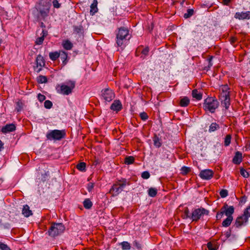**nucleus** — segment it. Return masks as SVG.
<instances>
[{"mask_svg":"<svg viewBox=\"0 0 250 250\" xmlns=\"http://www.w3.org/2000/svg\"><path fill=\"white\" fill-rule=\"evenodd\" d=\"M51 6L50 0H41L32 10L34 19L37 21H45L49 15Z\"/></svg>","mask_w":250,"mask_h":250,"instance_id":"obj_1","label":"nucleus"},{"mask_svg":"<svg viewBox=\"0 0 250 250\" xmlns=\"http://www.w3.org/2000/svg\"><path fill=\"white\" fill-rule=\"evenodd\" d=\"M219 105V103L216 98L208 97L204 100L203 107L206 111H209L211 113H213L218 107Z\"/></svg>","mask_w":250,"mask_h":250,"instance_id":"obj_2","label":"nucleus"},{"mask_svg":"<svg viewBox=\"0 0 250 250\" xmlns=\"http://www.w3.org/2000/svg\"><path fill=\"white\" fill-rule=\"evenodd\" d=\"M75 82L74 81H67L58 86V91L61 94L68 95L71 94L75 86Z\"/></svg>","mask_w":250,"mask_h":250,"instance_id":"obj_3","label":"nucleus"},{"mask_svg":"<svg viewBox=\"0 0 250 250\" xmlns=\"http://www.w3.org/2000/svg\"><path fill=\"white\" fill-rule=\"evenodd\" d=\"M64 226L62 223H54L48 230V234L51 237H55L63 232Z\"/></svg>","mask_w":250,"mask_h":250,"instance_id":"obj_4","label":"nucleus"},{"mask_svg":"<svg viewBox=\"0 0 250 250\" xmlns=\"http://www.w3.org/2000/svg\"><path fill=\"white\" fill-rule=\"evenodd\" d=\"M209 211L201 208L193 209L191 213L190 219L192 222H197L204 215H208Z\"/></svg>","mask_w":250,"mask_h":250,"instance_id":"obj_5","label":"nucleus"},{"mask_svg":"<svg viewBox=\"0 0 250 250\" xmlns=\"http://www.w3.org/2000/svg\"><path fill=\"white\" fill-rule=\"evenodd\" d=\"M65 135L64 131L55 129L48 131L46 136L48 140L56 141L64 138Z\"/></svg>","mask_w":250,"mask_h":250,"instance_id":"obj_6","label":"nucleus"},{"mask_svg":"<svg viewBox=\"0 0 250 250\" xmlns=\"http://www.w3.org/2000/svg\"><path fill=\"white\" fill-rule=\"evenodd\" d=\"M116 43L118 46L120 47L123 51L124 49V42L125 39V30L124 27L119 28L116 36Z\"/></svg>","mask_w":250,"mask_h":250,"instance_id":"obj_7","label":"nucleus"},{"mask_svg":"<svg viewBox=\"0 0 250 250\" xmlns=\"http://www.w3.org/2000/svg\"><path fill=\"white\" fill-rule=\"evenodd\" d=\"M221 104L226 109L229 108L230 105V94L229 93H221L220 95Z\"/></svg>","mask_w":250,"mask_h":250,"instance_id":"obj_8","label":"nucleus"},{"mask_svg":"<svg viewBox=\"0 0 250 250\" xmlns=\"http://www.w3.org/2000/svg\"><path fill=\"white\" fill-rule=\"evenodd\" d=\"M248 218L244 215V214L237 217L235 220L234 226L236 228H239L243 225H245L248 221Z\"/></svg>","mask_w":250,"mask_h":250,"instance_id":"obj_9","label":"nucleus"},{"mask_svg":"<svg viewBox=\"0 0 250 250\" xmlns=\"http://www.w3.org/2000/svg\"><path fill=\"white\" fill-rule=\"evenodd\" d=\"M213 174L214 173L212 170L207 169L201 170L199 176L202 179L208 180L212 178Z\"/></svg>","mask_w":250,"mask_h":250,"instance_id":"obj_10","label":"nucleus"},{"mask_svg":"<svg viewBox=\"0 0 250 250\" xmlns=\"http://www.w3.org/2000/svg\"><path fill=\"white\" fill-rule=\"evenodd\" d=\"M103 97L105 101L109 102L114 98L115 94L112 90L106 89L103 92Z\"/></svg>","mask_w":250,"mask_h":250,"instance_id":"obj_11","label":"nucleus"},{"mask_svg":"<svg viewBox=\"0 0 250 250\" xmlns=\"http://www.w3.org/2000/svg\"><path fill=\"white\" fill-rule=\"evenodd\" d=\"M124 188V184H119L114 185L110 190V192L113 194V195H117L119 193L123 190Z\"/></svg>","mask_w":250,"mask_h":250,"instance_id":"obj_12","label":"nucleus"},{"mask_svg":"<svg viewBox=\"0 0 250 250\" xmlns=\"http://www.w3.org/2000/svg\"><path fill=\"white\" fill-rule=\"evenodd\" d=\"M221 210L223 211L224 214L227 217L232 216V214L234 212V208L233 206H228L226 203H225L221 208Z\"/></svg>","mask_w":250,"mask_h":250,"instance_id":"obj_13","label":"nucleus"},{"mask_svg":"<svg viewBox=\"0 0 250 250\" xmlns=\"http://www.w3.org/2000/svg\"><path fill=\"white\" fill-rule=\"evenodd\" d=\"M36 64L37 66L35 67L34 69L37 72H39L42 67L45 64L44 59L41 55H38L36 58Z\"/></svg>","mask_w":250,"mask_h":250,"instance_id":"obj_14","label":"nucleus"},{"mask_svg":"<svg viewBox=\"0 0 250 250\" xmlns=\"http://www.w3.org/2000/svg\"><path fill=\"white\" fill-rule=\"evenodd\" d=\"M234 17L239 20L250 19V11L236 12Z\"/></svg>","mask_w":250,"mask_h":250,"instance_id":"obj_15","label":"nucleus"},{"mask_svg":"<svg viewBox=\"0 0 250 250\" xmlns=\"http://www.w3.org/2000/svg\"><path fill=\"white\" fill-rule=\"evenodd\" d=\"M242 153L240 151H236L232 159V162L236 165L240 164L242 161Z\"/></svg>","mask_w":250,"mask_h":250,"instance_id":"obj_16","label":"nucleus"},{"mask_svg":"<svg viewBox=\"0 0 250 250\" xmlns=\"http://www.w3.org/2000/svg\"><path fill=\"white\" fill-rule=\"evenodd\" d=\"M16 126L14 124H11L6 125L2 127L1 131L3 133H7L13 131L15 130Z\"/></svg>","mask_w":250,"mask_h":250,"instance_id":"obj_17","label":"nucleus"},{"mask_svg":"<svg viewBox=\"0 0 250 250\" xmlns=\"http://www.w3.org/2000/svg\"><path fill=\"white\" fill-rule=\"evenodd\" d=\"M122 108V104L118 100L115 101L111 105L110 108L115 111H119Z\"/></svg>","mask_w":250,"mask_h":250,"instance_id":"obj_18","label":"nucleus"},{"mask_svg":"<svg viewBox=\"0 0 250 250\" xmlns=\"http://www.w3.org/2000/svg\"><path fill=\"white\" fill-rule=\"evenodd\" d=\"M149 51V49L148 46H146L144 48L141 47H139L137 49V51L140 52L142 54V56L141 57L143 58H144L146 56L148 55Z\"/></svg>","mask_w":250,"mask_h":250,"instance_id":"obj_19","label":"nucleus"},{"mask_svg":"<svg viewBox=\"0 0 250 250\" xmlns=\"http://www.w3.org/2000/svg\"><path fill=\"white\" fill-rule=\"evenodd\" d=\"M22 214L26 217H28L32 214V211L27 205L23 206L22 210Z\"/></svg>","mask_w":250,"mask_h":250,"instance_id":"obj_20","label":"nucleus"},{"mask_svg":"<svg viewBox=\"0 0 250 250\" xmlns=\"http://www.w3.org/2000/svg\"><path fill=\"white\" fill-rule=\"evenodd\" d=\"M98 2L97 0H93V3L90 5V14L93 15L98 11L97 8Z\"/></svg>","mask_w":250,"mask_h":250,"instance_id":"obj_21","label":"nucleus"},{"mask_svg":"<svg viewBox=\"0 0 250 250\" xmlns=\"http://www.w3.org/2000/svg\"><path fill=\"white\" fill-rule=\"evenodd\" d=\"M189 102L190 100L188 97H184L180 100L179 104L181 106L186 107L189 104Z\"/></svg>","mask_w":250,"mask_h":250,"instance_id":"obj_22","label":"nucleus"},{"mask_svg":"<svg viewBox=\"0 0 250 250\" xmlns=\"http://www.w3.org/2000/svg\"><path fill=\"white\" fill-rule=\"evenodd\" d=\"M233 219V216L227 217L222 222V225L224 227H228L231 224Z\"/></svg>","mask_w":250,"mask_h":250,"instance_id":"obj_23","label":"nucleus"},{"mask_svg":"<svg viewBox=\"0 0 250 250\" xmlns=\"http://www.w3.org/2000/svg\"><path fill=\"white\" fill-rule=\"evenodd\" d=\"M192 97L197 100H200L202 98V94L199 92L197 89H194L192 91Z\"/></svg>","mask_w":250,"mask_h":250,"instance_id":"obj_24","label":"nucleus"},{"mask_svg":"<svg viewBox=\"0 0 250 250\" xmlns=\"http://www.w3.org/2000/svg\"><path fill=\"white\" fill-rule=\"evenodd\" d=\"M154 145L157 147H160L162 145L161 139L156 135H155L153 138Z\"/></svg>","mask_w":250,"mask_h":250,"instance_id":"obj_25","label":"nucleus"},{"mask_svg":"<svg viewBox=\"0 0 250 250\" xmlns=\"http://www.w3.org/2000/svg\"><path fill=\"white\" fill-rule=\"evenodd\" d=\"M42 36H41L40 37H39L36 40V43L37 44L40 45L42 43V42L44 40V37L47 35V32L44 31V30H42Z\"/></svg>","mask_w":250,"mask_h":250,"instance_id":"obj_26","label":"nucleus"},{"mask_svg":"<svg viewBox=\"0 0 250 250\" xmlns=\"http://www.w3.org/2000/svg\"><path fill=\"white\" fill-rule=\"evenodd\" d=\"M157 189L154 188H150L148 190V194L150 197H154L157 194Z\"/></svg>","mask_w":250,"mask_h":250,"instance_id":"obj_27","label":"nucleus"},{"mask_svg":"<svg viewBox=\"0 0 250 250\" xmlns=\"http://www.w3.org/2000/svg\"><path fill=\"white\" fill-rule=\"evenodd\" d=\"M84 207L86 209H90L92 206V203L89 199H86L83 202Z\"/></svg>","mask_w":250,"mask_h":250,"instance_id":"obj_28","label":"nucleus"},{"mask_svg":"<svg viewBox=\"0 0 250 250\" xmlns=\"http://www.w3.org/2000/svg\"><path fill=\"white\" fill-rule=\"evenodd\" d=\"M219 128V125L216 123H212L209 126L208 131L209 132H214Z\"/></svg>","mask_w":250,"mask_h":250,"instance_id":"obj_29","label":"nucleus"},{"mask_svg":"<svg viewBox=\"0 0 250 250\" xmlns=\"http://www.w3.org/2000/svg\"><path fill=\"white\" fill-rule=\"evenodd\" d=\"M59 57L61 58L63 63L65 64L66 63V61L67 58V54L65 52L62 51L59 53Z\"/></svg>","mask_w":250,"mask_h":250,"instance_id":"obj_30","label":"nucleus"},{"mask_svg":"<svg viewBox=\"0 0 250 250\" xmlns=\"http://www.w3.org/2000/svg\"><path fill=\"white\" fill-rule=\"evenodd\" d=\"M194 13V11L193 9H188L187 10V12L184 14V18L185 19H188L193 15Z\"/></svg>","mask_w":250,"mask_h":250,"instance_id":"obj_31","label":"nucleus"},{"mask_svg":"<svg viewBox=\"0 0 250 250\" xmlns=\"http://www.w3.org/2000/svg\"><path fill=\"white\" fill-rule=\"evenodd\" d=\"M191 213H190L188 208H186L184 210V214L182 215L183 219H190Z\"/></svg>","mask_w":250,"mask_h":250,"instance_id":"obj_32","label":"nucleus"},{"mask_svg":"<svg viewBox=\"0 0 250 250\" xmlns=\"http://www.w3.org/2000/svg\"><path fill=\"white\" fill-rule=\"evenodd\" d=\"M37 81L39 83H43L47 82V79L44 76L40 75L37 78Z\"/></svg>","mask_w":250,"mask_h":250,"instance_id":"obj_33","label":"nucleus"},{"mask_svg":"<svg viewBox=\"0 0 250 250\" xmlns=\"http://www.w3.org/2000/svg\"><path fill=\"white\" fill-rule=\"evenodd\" d=\"M86 164L84 162H81L79 163L77 165V168L78 169L81 171H84L85 170Z\"/></svg>","mask_w":250,"mask_h":250,"instance_id":"obj_34","label":"nucleus"},{"mask_svg":"<svg viewBox=\"0 0 250 250\" xmlns=\"http://www.w3.org/2000/svg\"><path fill=\"white\" fill-rule=\"evenodd\" d=\"M63 47L66 50H70L72 47V44L68 41H66L63 43Z\"/></svg>","mask_w":250,"mask_h":250,"instance_id":"obj_35","label":"nucleus"},{"mask_svg":"<svg viewBox=\"0 0 250 250\" xmlns=\"http://www.w3.org/2000/svg\"><path fill=\"white\" fill-rule=\"evenodd\" d=\"M49 57L51 60L55 61L59 57V53L57 52L50 53Z\"/></svg>","mask_w":250,"mask_h":250,"instance_id":"obj_36","label":"nucleus"},{"mask_svg":"<svg viewBox=\"0 0 250 250\" xmlns=\"http://www.w3.org/2000/svg\"><path fill=\"white\" fill-rule=\"evenodd\" d=\"M231 136L230 134L227 135L225 138L224 141V145L226 146H229L231 142Z\"/></svg>","mask_w":250,"mask_h":250,"instance_id":"obj_37","label":"nucleus"},{"mask_svg":"<svg viewBox=\"0 0 250 250\" xmlns=\"http://www.w3.org/2000/svg\"><path fill=\"white\" fill-rule=\"evenodd\" d=\"M190 168L187 167H183L181 168V173L183 175H186L190 171Z\"/></svg>","mask_w":250,"mask_h":250,"instance_id":"obj_38","label":"nucleus"},{"mask_svg":"<svg viewBox=\"0 0 250 250\" xmlns=\"http://www.w3.org/2000/svg\"><path fill=\"white\" fill-rule=\"evenodd\" d=\"M134 162V158L133 156H126V164H132Z\"/></svg>","mask_w":250,"mask_h":250,"instance_id":"obj_39","label":"nucleus"},{"mask_svg":"<svg viewBox=\"0 0 250 250\" xmlns=\"http://www.w3.org/2000/svg\"><path fill=\"white\" fill-rule=\"evenodd\" d=\"M240 174L244 178H248L249 176V173L243 167L240 168Z\"/></svg>","mask_w":250,"mask_h":250,"instance_id":"obj_40","label":"nucleus"},{"mask_svg":"<svg viewBox=\"0 0 250 250\" xmlns=\"http://www.w3.org/2000/svg\"><path fill=\"white\" fill-rule=\"evenodd\" d=\"M140 117L141 119L144 121H146L148 118V116L147 115V113L145 112L140 113Z\"/></svg>","mask_w":250,"mask_h":250,"instance_id":"obj_41","label":"nucleus"},{"mask_svg":"<svg viewBox=\"0 0 250 250\" xmlns=\"http://www.w3.org/2000/svg\"><path fill=\"white\" fill-rule=\"evenodd\" d=\"M219 194L222 198H225L228 195V191L227 189H222Z\"/></svg>","mask_w":250,"mask_h":250,"instance_id":"obj_42","label":"nucleus"},{"mask_svg":"<svg viewBox=\"0 0 250 250\" xmlns=\"http://www.w3.org/2000/svg\"><path fill=\"white\" fill-rule=\"evenodd\" d=\"M44 105L46 108L50 109L52 106V103L49 100H46L44 102Z\"/></svg>","mask_w":250,"mask_h":250,"instance_id":"obj_43","label":"nucleus"},{"mask_svg":"<svg viewBox=\"0 0 250 250\" xmlns=\"http://www.w3.org/2000/svg\"><path fill=\"white\" fill-rule=\"evenodd\" d=\"M141 177L144 179H147L150 177V174L148 171H145L142 172Z\"/></svg>","mask_w":250,"mask_h":250,"instance_id":"obj_44","label":"nucleus"},{"mask_svg":"<svg viewBox=\"0 0 250 250\" xmlns=\"http://www.w3.org/2000/svg\"><path fill=\"white\" fill-rule=\"evenodd\" d=\"M22 107V104L21 101H19L18 102H17L16 109L17 110L18 112H19L21 110Z\"/></svg>","mask_w":250,"mask_h":250,"instance_id":"obj_45","label":"nucleus"},{"mask_svg":"<svg viewBox=\"0 0 250 250\" xmlns=\"http://www.w3.org/2000/svg\"><path fill=\"white\" fill-rule=\"evenodd\" d=\"M224 214V213L223 211L221 209L220 211L218 212L216 214V219L217 220H220L222 218Z\"/></svg>","mask_w":250,"mask_h":250,"instance_id":"obj_46","label":"nucleus"},{"mask_svg":"<svg viewBox=\"0 0 250 250\" xmlns=\"http://www.w3.org/2000/svg\"><path fill=\"white\" fill-rule=\"evenodd\" d=\"M0 249L1 250H11L7 245L2 243H0Z\"/></svg>","mask_w":250,"mask_h":250,"instance_id":"obj_47","label":"nucleus"},{"mask_svg":"<svg viewBox=\"0 0 250 250\" xmlns=\"http://www.w3.org/2000/svg\"><path fill=\"white\" fill-rule=\"evenodd\" d=\"M244 215H246L248 218L250 217V206L247 208L244 211Z\"/></svg>","mask_w":250,"mask_h":250,"instance_id":"obj_48","label":"nucleus"},{"mask_svg":"<svg viewBox=\"0 0 250 250\" xmlns=\"http://www.w3.org/2000/svg\"><path fill=\"white\" fill-rule=\"evenodd\" d=\"M52 3L54 8H59L61 6V4L59 3L57 0H54Z\"/></svg>","mask_w":250,"mask_h":250,"instance_id":"obj_49","label":"nucleus"},{"mask_svg":"<svg viewBox=\"0 0 250 250\" xmlns=\"http://www.w3.org/2000/svg\"><path fill=\"white\" fill-rule=\"evenodd\" d=\"M207 247L209 250H217V249L213 247V244L211 242H208L207 244Z\"/></svg>","mask_w":250,"mask_h":250,"instance_id":"obj_50","label":"nucleus"},{"mask_svg":"<svg viewBox=\"0 0 250 250\" xmlns=\"http://www.w3.org/2000/svg\"><path fill=\"white\" fill-rule=\"evenodd\" d=\"M38 100L40 101V102H42L44 100H45V96H44L43 95H42L41 94H39L38 95Z\"/></svg>","mask_w":250,"mask_h":250,"instance_id":"obj_51","label":"nucleus"},{"mask_svg":"<svg viewBox=\"0 0 250 250\" xmlns=\"http://www.w3.org/2000/svg\"><path fill=\"white\" fill-rule=\"evenodd\" d=\"M94 188V184L92 183H89L87 186V190L89 192H90Z\"/></svg>","mask_w":250,"mask_h":250,"instance_id":"obj_52","label":"nucleus"},{"mask_svg":"<svg viewBox=\"0 0 250 250\" xmlns=\"http://www.w3.org/2000/svg\"><path fill=\"white\" fill-rule=\"evenodd\" d=\"M229 88L227 85H224L222 87V92L221 93H229V91H228Z\"/></svg>","mask_w":250,"mask_h":250,"instance_id":"obj_53","label":"nucleus"},{"mask_svg":"<svg viewBox=\"0 0 250 250\" xmlns=\"http://www.w3.org/2000/svg\"><path fill=\"white\" fill-rule=\"evenodd\" d=\"M133 245L139 250L141 248V244L136 241L133 242Z\"/></svg>","mask_w":250,"mask_h":250,"instance_id":"obj_54","label":"nucleus"},{"mask_svg":"<svg viewBox=\"0 0 250 250\" xmlns=\"http://www.w3.org/2000/svg\"><path fill=\"white\" fill-rule=\"evenodd\" d=\"M231 43H234L237 41V38L235 37H231L230 38Z\"/></svg>","mask_w":250,"mask_h":250,"instance_id":"obj_55","label":"nucleus"},{"mask_svg":"<svg viewBox=\"0 0 250 250\" xmlns=\"http://www.w3.org/2000/svg\"><path fill=\"white\" fill-rule=\"evenodd\" d=\"M125 37H126V40L127 39L128 40L130 39V38H131V35H130L129 34V31L126 29V35H125Z\"/></svg>","mask_w":250,"mask_h":250,"instance_id":"obj_56","label":"nucleus"},{"mask_svg":"<svg viewBox=\"0 0 250 250\" xmlns=\"http://www.w3.org/2000/svg\"><path fill=\"white\" fill-rule=\"evenodd\" d=\"M231 0H223V3L225 5H229Z\"/></svg>","mask_w":250,"mask_h":250,"instance_id":"obj_57","label":"nucleus"},{"mask_svg":"<svg viewBox=\"0 0 250 250\" xmlns=\"http://www.w3.org/2000/svg\"><path fill=\"white\" fill-rule=\"evenodd\" d=\"M130 248L131 247L130 244L128 243L127 242H126V250H129Z\"/></svg>","mask_w":250,"mask_h":250,"instance_id":"obj_58","label":"nucleus"},{"mask_svg":"<svg viewBox=\"0 0 250 250\" xmlns=\"http://www.w3.org/2000/svg\"><path fill=\"white\" fill-rule=\"evenodd\" d=\"M3 144L2 143L1 141H0V151L3 148Z\"/></svg>","mask_w":250,"mask_h":250,"instance_id":"obj_59","label":"nucleus"},{"mask_svg":"<svg viewBox=\"0 0 250 250\" xmlns=\"http://www.w3.org/2000/svg\"><path fill=\"white\" fill-rule=\"evenodd\" d=\"M212 58H213L212 56L209 57V58L208 59V63H210V62H211Z\"/></svg>","mask_w":250,"mask_h":250,"instance_id":"obj_60","label":"nucleus"},{"mask_svg":"<svg viewBox=\"0 0 250 250\" xmlns=\"http://www.w3.org/2000/svg\"><path fill=\"white\" fill-rule=\"evenodd\" d=\"M81 30V27L76 28V31L79 33Z\"/></svg>","mask_w":250,"mask_h":250,"instance_id":"obj_61","label":"nucleus"},{"mask_svg":"<svg viewBox=\"0 0 250 250\" xmlns=\"http://www.w3.org/2000/svg\"><path fill=\"white\" fill-rule=\"evenodd\" d=\"M122 245L123 246V249L124 250L125 249L124 247H125V242H123L122 243Z\"/></svg>","mask_w":250,"mask_h":250,"instance_id":"obj_62","label":"nucleus"},{"mask_svg":"<svg viewBox=\"0 0 250 250\" xmlns=\"http://www.w3.org/2000/svg\"><path fill=\"white\" fill-rule=\"evenodd\" d=\"M226 235H227V237L228 238H229L230 236V232H227V234H226Z\"/></svg>","mask_w":250,"mask_h":250,"instance_id":"obj_63","label":"nucleus"},{"mask_svg":"<svg viewBox=\"0 0 250 250\" xmlns=\"http://www.w3.org/2000/svg\"><path fill=\"white\" fill-rule=\"evenodd\" d=\"M41 26L43 27H45V25H44L43 23V22H41Z\"/></svg>","mask_w":250,"mask_h":250,"instance_id":"obj_64","label":"nucleus"}]
</instances>
